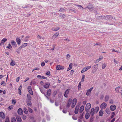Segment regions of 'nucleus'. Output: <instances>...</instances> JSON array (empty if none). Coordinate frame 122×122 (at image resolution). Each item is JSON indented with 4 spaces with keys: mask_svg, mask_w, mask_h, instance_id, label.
<instances>
[{
    "mask_svg": "<svg viewBox=\"0 0 122 122\" xmlns=\"http://www.w3.org/2000/svg\"><path fill=\"white\" fill-rule=\"evenodd\" d=\"M93 6L92 4H89L87 6V7L85 8H88L89 9V10H93Z\"/></svg>",
    "mask_w": 122,
    "mask_h": 122,
    "instance_id": "f257e3e1",
    "label": "nucleus"
},
{
    "mask_svg": "<svg viewBox=\"0 0 122 122\" xmlns=\"http://www.w3.org/2000/svg\"><path fill=\"white\" fill-rule=\"evenodd\" d=\"M91 107V104L89 103H88L86 105L85 109L86 111H88L90 108Z\"/></svg>",
    "mask_w": 122,
    "mask_h": 122,
    "instance_id": "f03ea898",
    "label": "nucleus"
},
{
    "mask_svg": "<svg viewBox=\"0 0 122 122\" xmlns=\"http://www.w3.org/2000/svg\"><path fill=\"white\" fill-rule=\"evenodd\" d=\"M73 101V102L71 106V107L72 108L75 106L77 102V99L76 98L74 99Z\"/></svg>",
    "mask_w": 122,
    "mask_h": 122,
    "instance_id": "7ed1b4c3",
    "label": "nucleus"
},
{
    "mask_svg": "<svg viewBox=\"0 0 122 122\" xmlns=\"http://www.w3.org/2000/svg\"><path fill=\"white\" fill-rule=\"evenodd\" d=\"M28 91L30 94L32 95L33 94V93L31 89V86H29L28 88Z\"/></svg>",
    "mask_w": 122,
    "mask_h": 122,
    "instance_id": "20e7f679",
    "label": "nucleus"
},
{
    "mask_svg": "<svg viewBox=\"0 0 122 122\" xmlns=\"http://www.w3.org/2000/svg\"><path fill=\"white\" fill-rule=\"evenodd\" d=\"M107 106V104L105 102H103L100 105V107L102 109H104Z\"/></svg>",
    "mask_w": 122,
    "mask_h": 122,
    "instance_id": "39448f33",
    "label": "nucleus"
},
{
    "mask_svg": "<svg viewBox=\"0 0 122 122\" xmlns=\"http://www.w3.org/2000/svg\"><path fill=\"white\" fill-rule=\"evenodd\" d=\"M93 87H92L87 91L86 93V95L87 96H89L90 95V94L91 93V92L92 90L93 89Z\"/></svg>",
    "mask_w": 122,
    "mask_h": 122,
    "instance_id": "423d86ee",
    "label": "nucleus"
},
{
    "mask_svg": "<svg viewBox=\"0 0 122 122\" xmlns=\"http://www.w3.org/2000/svg\"><path fill=\"white\" fill-rule=\"evenodd\" d=\"M70 91L69 89H67L65 91V94L64 95V96L66 97H67L68 96L69 93V92Z\"/></svg>",
    "mask_w": 122,
    "mask_h": 122,
    "instance_id": "0eeeda50",
    "label": "nucleus"
},
{
    "mask_svg": "<svg viewBox=\"0 0 122 122\" xmlns=\"http://www.w3.org/2000/svg\"><path fill=\"white\" fill-rule=\"evenodd\" d=\"M110 110L112 111L115 110L116 108V107L115 105H112L110 107Z\"/></svg>",
    "mask_w": 122,
    "mask_h": 122,
    "instance_id": "6e6552de",
    "label": "nucleus"
},
{
    "mask_svg": "<svg viewBox=\"0 0 122 122\" xmlns=\"http://www.w3.org/2000/svg\"><path fill=\"white\" fill-rule=\"evenodd\" d=\"M56 69L57 70H60L63 69H64V66L58 65L56 66Z\"/></svg>",
    "mask_w": 122,
    "mask_h": 122,
    "instance_id": "1a4fd4ad",
    "label": "nucleus"
},
{
    "mask_svg": "<svg viewBox=\"0 0 122 122\" xmlns=\"http://www.w3.org/2000/svg\"><path fill=\"white\" fill-rule=\"evenodd\" d=\"M50 85V83L48 82H46L45 84L44 85L43 87L47 89L49 87V86Z\"/></svg>",
    "mask_w": 122,
    "mask_h": 122,
    "instance_id": "9d476101",
    "label": "nucleus"
},
{
    "mask_svg": "<svg viewBox=\"0 0 122 122\" xmlns=\"http://www.w3.org/2000/svg\"><path fill=\"white\" fill-rule=\"evenodd\" d=\"M7 40L5 38H3L1 41V42L0 43V46H2L4 44V43L6 41H7Z\"/></svg>",
    "mask_w": 122,
    "mask_h": 122,
    "instance_id": "9b49d317",
    "label": "nucleus"
},
{
    "mask_svg": "<svg viewBox=\"0 0 122 122\" xmlns=\"http://www.w3.org/2000/svg\"><path fill=\"white\" fill-rule=\"evenodd\" d=\"M0 116L3 119H4L5 117L3 112H0Z\"/></svg>",
    "mask_w": 122,
    "mask_h": 122,
    "instance_id": "f8f14e48",
    "label": "nucleus"
},
{
    "mask_svg": "<svg viewBox=\"0 0 122 122\" xmlns=\"http://www.w3.org/2000/svg\"><path fill=\"white\" fill-rule=\"evenodd\" d=\"M17 112L18 114L20 115H21L23 113V111L22 109L21 108H19Z\"/></svg>",
    "mask_w": 122,
    "mask_h": 122,
    "instance_id": "ddd939ff",
    "label": "nucleus"
},
{
    "mask_svg": "<svg viewBox=\"0 0 122 122\" xmlns=\"http://www.w3.org/2000/svg\"><path fill=\"white\" fill-rule=\"evenodd\" d=\"M95 109L94 108H92L91 110L90 114L91 116H93L95 114Z\"/></svg>",
    "mask_w": 122,
    "mask_h": 122,
    "instance_id": "4468645a",
    "label": "nucleus"
},
{
    "mask_svg": "<svg viewBox=\"0 0 122 122\" xmlns=\"http://www.w3.org/2000/svg\"><path fill=\"white\" fill-rule=\"evenodd\" d=\"M51 89H49L47 91L46 93V96H49L51 95Z\"/></svg>",
    "mask_w": 122,
    "mask_h": 122,
    "instance_id": "2eb2a0df",
    "label": "nucleus"
},
{
    "mask_svg": "<svg viewBox=\"0 0 122 122\" xmlns=\"http://www.w3.org/2000/svg\"><path fill=\"white\" fill-rule=\"evenodd\" d=\"M17 121L18 122H21V119L20 117L19 116H17L16 117Z\"/></svg>",
    "mask_w": 122,
    "mask_h": 122,
    "instance_id": "dca6fc26",
    "label": "nucleus"
},
{
    "mask_svg": "<svg viewBox=\"0 0 122 122\" xmlns=\"http://www.w3.org/2000/svg\"><path fill=\"white\" fill-rule=\"evenodd\" d=\"M84 106L83 105L81 106L80 108L79 112L80 113L82 112L84 110Z\"/></svg>",
    "mask_w": 122,
    "mask_h": 122,
    "instance_id": "f3484780",
    "label": "nucleus"
},
{
    "mask_svg": "<svg viewBox=\"0 0 122 122\" xmlns=\"http://www.w3.org/2000/svg\"><path fill=\"white\" fill-rule=\"evenodd\" d=\"M59 28L58 27H54L52 28V30L53 31H56L59 30Z\"/></svg>",
    "mask_w": 122,
    "mask_h": 122,
    "instance_id": "a211bd4d",
    "label": "nucleus"
},
{
    "mask_svg": "<svg viewBox=\"0 0 122 122\" xmlns=\"http://www.w3.org/2000/svg\"><path fill=\"white\" fill-rule=\"evenodd\" d=\"M59 35V33L58 32H57L53 35L52 37L53 38H54L57 37Z\"/></svg>",
    "mask_w": 122,
    "mask_h": 122,
    "instance_id": "6ab92c4d",
    "label": "nucleus"
},
{
    "mask_svg": "<svg viewBox=\"0 0 122 122\" xmlns=\"http://www.w3.org/2000/svg\"><path fill=\"white\" fill-rule=\"evenodd\" d=\"M103 111L101 110L99 112V116H102L103 114Z\"/></svg>",
    "mask_w": 122,
    "mask_h": 122,
    "instance_id": "aec40b11",
    "label": "nucleus"
},
{
    "mask_svg": "<svg viewBox=\"0 0 122 122\" xmlns=\"http://www.w3.org/2000/svg\"><path fill=\"white\" fill-rule=\"evenodd\" d=\"M30 100H27V105L29 106H30L31 105V103L30 101Z\"/></svg>",
    "mask_w": 122,
    "mask_h": 122,
    "instance_id": "412c9836",
    "label": "nucleus"
},
{
    "mask_svg": "<svg viewBox=\"0 0 122 122\" xmlns=\"http://www.w3.org/2000/svg\"><path fill=\"white\" fill-rule=\"evenodd\" d=\"M90 117V115L88 112V111H86L85 115V118L86 119H88Z\"/></svg>",
    "mask_w": 122,
    "mask_h": 122,
    "instance_id": "4be33fe9",
    "label": "nucleus"
},
{
    "mask_svg": "<svg viewBox=\"0 0 122 122\" xmlns=\"http://www.w3.org/2000/svg\"><path fill=\"white\" fill-rule=\"evenodd\" d=\"M16 42L18 45H20L21 43L20 39L18 38H17L16 39Z\"/></svg>",
    "mask_w": 122,
    "mask_h": 122,
    "instance_id": "5701e85b",
    "label": "nucleus"
},
{
    "mask_svg": "<svg viewBox=\"0 0 122 122\" xmlns=\"http://www.w3.org/2000/svg\"><path fill=\"white\" fill-rule=\"evenodd\" d=\"M112 18L111 16L110 15H107L105 17L106 20H110L112 19Z\"/></svg>",
    "mask_w": 122,
    "mask_h": 122,
    "instance_id": "b1692460",
    "label": "nucleus"
},
{
    "mask_svg": "<svg viewBox=\"0 0 122 122\" xmlns=\"http://www.w3.org/2000/svg\"><path fill=\"white\" fill-rule=\"evenodd\" d=\"M11 43L12 44V45L13 46H16L17 45L16 44V43L14 41H11Z\"/></svg>",
    "mask_w": 122,
    "mask_h": 122,
    "instance_id": "393cba45",
    "label": "nucleus"
},
{
    "mask_svg": "<svg viewBox=\"0 0 122 122\" xmlns=\"http://www.w3.org/2000/svg\"><path fill=\"white\" fill-rule=\"evenodd\" d=\"M109 97L108 95H107L105 97V102H107L109 100Z\"/></svg>",
    "mask_w": 122,
    "mask_h": 122,
    "instance_id": "a878e982",
    "label": "nucleus"
},
{
    "mask_svg": "<svg viewBox=\"0 0 122 122\" xmlns=\"http://www.w3.org/2000/svg\"><path fill=\"white\" fill-rule=\"evenodd\" d=\"M24 111L25 113L26 114L28 113V112L27 110L26 107H24Z\"/></svg>",
    "mask_w": 122,
    "mask_h": 122,
    "instance_id": "bb28decb",
    "label": "nucleus"
},
{
    "mask_svg": "<svg viewBox=\"0 0 122 122\" xmlns=\"http://www.w3.org/2000/svg\"><path fill=\"white\" fill-rule=\"evenodd\" d=\"M15 64V62L13 60H12L11 61L10 63V65L12 66H14Z\"/></svg>",
    "mask_w": 122,
    "mask_h": 122,
    "instance_id": "cd10ccee",
    "label": "nucleus"
},
{
    "mask_svg": "<svg viewBox=\"0 0 122 122\" xmlns=\"http://www.w3.org/2000/svg\"><path fill=\"white\" fill-rule=\"evenodd\" d=\"M120 88V86L117 87L115 89V91L117 93L119 92V89Z\"/></svg>",
    "mask_w": 122,
    "mask_h": 122,
    "instance_id": "c85d7f7f",
    "label": "nucleus"
},
{
    "mask_svg": "<svg viewBox=\"0 0 122 122\" xmlns=\"http://www.w3.org/2000/svg\"><path fill=\"white\" fill-rule=\"evenodd\" d=\"M72 64L71 63L70 64L69 66V68H68L67 69V71H68L70 70L72 68Z\"/></svg>",
    "mask_w": 122,
    "mask_h": 122,
    "instance_id": "c756f323",
    "label": "nucleus"
},
{
    "mask_svg": "<svg viewBox=\"0 0 122 122\" xmlns=\"http://www.w3.org/2000/svg\"><path fill=\"white\" fill-rule=\"evenodd\" d=\"M11 122H16V121L15 118L14 117H12L11 118Z\"/></svg>",
    "mask_w": 122,
    "mask_h": 122,
    "instance_id": "7c9ffc66",
    "label": "nucleus"
},
{
    "mask_svg": "<svg viewBox=\"0 0 122 122\" xmlns=\"http://www.w3.org/2000/svg\"><path fill=\"white\" fill-rule=\"evenodd\" d=\"M28 111L30 113H32L33 112V110L32 109L30 108L29 107H28Z\"/></svg>",
    "mask_w": 122,
    "mask_h": 122,
    "instance_id": "2f4dec72",
    "label": "nucleus"
},
{
    "mask_svg": "<svg viewBox=\"0 0 122 122\" xmlns=\"http://www.w3.org/2000/svg\"><path fill=\"white\" fill-rule=\"evenodd\" d=\"M106 112L108 114H110L109 109L108 108H106Z\"/></svg>",
    "mask_w": 122,
    "mask_h": 122,
    "instance_id": "473e14b6",
    "label": "nucleus"
},
{
    "mask_svg": "<svg viewBox=\"0 0 122 122\" xmlns=\"http://www.w3.org/2000/svg\"><path fill=\"white\" fill-rule=\"evenodd\" d=\"M27 97L28 98V100H31V97L29 94H28L27 95Z\"/></svg>",
    "mask_w": 122,
    "mask_h": 122,
    "instance_id": "72a5a7b5",
    "label": "nucleus"
},
{
    "mask_svg": "<svg viewBox=\"0 0 122 122\" xmlns=\"http://www.w3.org/2000/svg\"><path fill=\"white\" fill-rule=\"evenodd\" d=\"M39 89L41 92L43 94H45L44 93V89L42 88H40Z\"/></svg>",
    "mask_w": 122,
    "mask_h": 122,
    "instance_id": "f704fd0d",
    "label": "nucleus"
},
{
    "mask_svg": "<svg viewBox=\"0 0 122 122\" xmlns=\"http://www.w3.org/2000/svg\"><path fill=\"white\" fill-rule=\"evenodd\" d=\"M6 48H8L10 50H11L12 48L11 45L10 44H9L8 46H7L6 47Z\"/></svg>",
    "mask_w": 122,
    "mask_h": 122,
    "instance_id": "c9c22d12",
    "label": "nucleus"
},
{
    "mask_svg": "<svg viewBox=\"0 0 122 122\" xmlns=\"http://www.w3.org/2000/svg\"><path fill=\"white\" fill-rule=\"evenodd\" d=\"M102 57L101 56H100L98 59L97 60V62H98L99 61H100V60L102 59Z\"/></svg>",
    "mask_w": 122,
    "mask_h": 122,
    "instance_id": "e433bc0d",
    "label": "nucleus"
},
{
    "mask_svg": "<svg viewBox=\"0 0 122 122\" xmlns=\"http://www.w3.org/2000/svg\"><path fill=\"white\" fill-rule=\"evenodd\" d=\"M85 76L84 75H83L82 76V78L81 80V82H83L84 81V80L85 78Z\"/></svg>",
    "mask_w": 122,
    "mask_h": 122,
    "instance_id": "4c0bfd02",
    "label": "nucleus"
},
{
    "mask_svg": "<svg viewBox=\"0 0 122 122\" xmlns=\"http://www.w3.org/2000/svg\"><path fill=\"white\" fill-rule=\"evenodd\" d=\"M22 118L23 119L25 120L26 118V116L25 115H23L22 116Z\"/></svg>",
    "mask_w": 122,
    "mask_h": 122,
    "instance_id": "58836bf2",
    "label": "nucleus"
},
{
    "mask_svg": "<svg viewBox=\"0 0 122 122\" xmlns=\"http://www.w3.org/2000/svg\"><path fill=\"white\" fill-rule=\"evenodd\" d=\"M99 107H96L95 108V112H96V113H97L99 111Z\"/></svg>",
    "mask_w": 122,
    "mask_h": 122,
    "instance_id": "ea45409f",
    "label": "nucleus"
},
{
    "mask_svg": "<svg viewBox=\"0 0 122 122\" xmlns=\"http://www.w3.org/2000/svg\"><path fill=\"white\" fill-rule=\"evenodd\" d=\"M70 57V56L69 54H68L66 56V59H69Z\"/></svg>",
    "mask_w": 122,
    "mask_h": 122,
    "instance_id": "a19ab883",
    "label": "nucleus"
},
{
    "mask_svg": "<svg viewBox=\"0 0 122 122\" xmlns=\"http://www.w3.org/2000/svg\"><path fill=\"white\" fill-rule=\"evenodd\" d=\"M111 118H112L115 115V113L114 112H112L111 114Z\"/></svg>",
    "mask_w": 122,
    "mask_h": 122,
    "instance_id": "79ce46f5",
    "label": "nucleus"
},
{
    "mask_svg": "<svg viewBox=\"0 0 122 122\" xmlns=\"http://www.w3.org/2000/svg\"><path fill=\"white\" fill-rule=\"evenodd\" d=\"M13 107H14L13 105H11V106H10L8 107V108H9L10 110L12 109V108Z\"/></svg>",
    "mask_w": 122,
    "mask_h": 122,
    "instance_id": "37998d69",
    "label": "nucleus"
},
{
    "mask_svg": "<svg viewBox=\"0 0 122 122\" xmlns=\"http://www.w3.org/2000/svg\"><path fill=\"white\" fill-rule=\"evenodd\" d=\"M71 104V103L67 102V103L66 105V107H69Z\"/></svg>",
    "mask_w": 122,
    "mask_h": 122,
    "instance_id": "c03bdc74",
    "label": "nucleus"
},
{
    "mask_svg": "<svg viewBox=\"0 0 122 122\" xmlns=\"http://www.w3.org/2000/svg\"><path fill=\"white\" fill-rule=\"evenodd\" d=\"M5 122H9V118L8 117H6Z\"/></svg>",
    "mask_w": 122,
    "mask_h": 122,
    "instance_id": "a18cd8bd",
    "label": "nucleus"
},
{
    "mask_svg": "<svg viewBox=\"0 0 122 122\" xmlns=\"http://www.w3.org/2000/svg\"><path fill=\"white\" fill-rule=\"evenodd\" d=\"M86 71L87 70H86V69L85 68H84L81 71V73H83L85 71Z\"/></svg>",
    "mask_w": 122,
    "mask_h": 122,
    "instance_id": "49530a36",
    "label": "nucleus"
},
{
    "mask_svg": "<svg viewBox=\"0 0 122 122\" xmlns=\"http://www.w3.org/2000/svg\"><path fill=\"white\" fill-rule=\"evenodd\" d=\"M12 102L13 104L15 105L16 103V101L15 100H12Z\"/></svg>",
    "mask_w": 122,
    "mask_h": 122,
    "instance_id": "de8ad7c7",
    "label": "nucleus"
},
{
    "mask_svg": "<svg viewBox=\"0 0 122 122\" xmlns=\"http://www.w3.org/2000/svg\"><path fill=\"white\" fill-rule=\"evenodd\" d=\"M65 10L63 8H61L60 10L58 11V12H63V11Z\"/></svg>",
    "mask_w": 122,
    "mask_h": 122,
    "instance_id": "09e8293b",
    "label": "nucleus"
},
{
    "mask_svg": "<svg viewBox=\"0 0 122 122\" xmlns=\"http://www.w3.org/2000/svg\"><path fill=\"white\" fill-rule=\"evenodd\" d=\"M27 44L26 43H24L22 45V46L23 47H24L27 46Z\"/></svg>",
    "mask_w": 122,
    "mask_h": 122,
    "instance_id": "8fccbe9b",
    "label": "nucleus"
},
{
    "mask_svg": "<svg viewBox=\"0 0 122 122\" xmlns=\"http://www.w3.org/2000/svg\"><path fill=\"white\" fill-rule=\"evenodd\" d=\"M29 38V36H26L25 38V41H27V39Z\"/></svg>",
    "mask_w": 122,
    "mask_h": 122,
    "instance_id": "3c124183",
    "label": "nucleus"
},
{
    "mask_svg": "<svg viewBox=\"0 0 122 122\" xmlns=\"http://www.w3.org/2000/svg\"><path fill=\"white\" fill-rule=\"evenodd\" d=\"M93 116H92L90 119V121L92 122L93 121Z\"/></svg>",
    "mask_w": 122,
    "mask_h": 122,
    "instance_id": "603ef678",
    "label": "nucleus"
},
{
    "mask_svg": "<svg viewBox=\"0 0 122 122\" xmlns=\"http://www.w3.org/2000/svg\"><path fill=\"white\" fill-rule=\"evenodd\" d=\"M69 12H73L74 13H76V11L75 10H74L73 9H70L69 10Z\"/></svg>",
    "mask_w": 122,
    "mask_h": 122,
    "instance_id": "864d4df0",
    "label": "nucleus"
},
{
    "mask_svg": "<svg viewBox=\"0 0 122 122\" xmlns=\"http://www.w3.org/2000/svg\"><path fill=\"white\" fill-rule=\"evenodd\" d=\"M5 83L4 81H2L1 83V85L3 86H5Z\"/></svg>",
    "mask_w": 122,
    "mask_h": 122,
    "instance_id": "5fc2aeb1",
    "label": "nucleus"
},
{
    "mask_svg": "<svg viewBox=\"0 0 122 122\" xmlns=\"http://www.w3.org/2000/svg\"><path fill=\"white\" fill-rule=\"evenodd\" d=\"M46 117L48 121H49L50 119V118L49 116L48 115H47L46 116Z\"/></svg>",
    "mask_w": 122,
    "mask_h": 122,
    "instance_id": "6e6d98bb",
    "label": "nucleus"
},
{
    "mask_svg": "<svg viewBox=\"0 0 122 122\" xmlns=\"http://www.w3.org/2000/svg\"><path fill=\"white\" fill-rule=\"evenodd\" d=\"M91 67V66H87L85 68L86 69V70H88V69H89Z\"/></svg>",
    "mask_w": 122,
    "mask_h": 122,
    "instance_id": "4d7b16f0",
    "label": "nucleus"
},
{
    "mask_svg": "<svg viewBox=\"0 0 122 122\" xmlns=\"http://www.w3.org/2000/svg\"><path fill=\"white\" fill-rule=\"evenodd\" d=\"M106 67V65L105 64H103L102 65V69H104Z\"/></svg>",
    "mask_w": 122,
    "mask_h": 122,
    "instance_id": "13d9d810",
    "label": "nucleus"
},
{
    "mask_svg": "<svg viewBox=\"0 0 122 122\" xmlns=\"http://www.w3.org/2000/svg\"><path fill=\"white\" fill-rule=\"evenodd\" d=\"M109 103L111 104H113V100H110Z\"/></svg>",
    "mask_w": 122,
    "mask_h": 122,
    "instance_id": "bf43d9fd",
    "label": "nucleus"
},
{
    "mask_svg": "<svg viewBox=\"0 0 122 122\" xmlns=\"http://www.w3.org/2000/svg\"><path fill=\"white\" fill-rule=\"evenodd\" d=\"M96 45H99L101 46V44L99 43H96V44L94 45V46H95Z\"/></svg>",
    "mask_w": 122,
    "mask_h": 122,
    "instance_id": "052dcab7",
    "label": "nucleus"
},
{
    "mask_svg": "<svg viewBox=\"0 0 122 122\" xmlns=\"http://www.w3.org/2000/svg\"><path fill=\"white\" fill-rule=\"evenodd\" d=\"M83 116L82 114H80L79 117V118L80 119H82L83 118Z\"/></svg>",
    "mask_w": 122,
    "mask_h": 122,
    "instance_id": "680f3d73",
    "label": "nucleus"
},
{
    "mask_svg": "<svg viewBox=\"0 0 122 122\" xmlns=\"http://www.w3.org/2000/svg\"><path fill=\"white\" fill-rule=\"evenodd\" d=\"M79 108V106L78 105H77L75 109L78 110Z\"/></svg>",
    "mask_w": 122,
    "mask_h": 122,
    "instance_id": "e2e57ef3",
    "label": "nucleus"
},
{
    "mask_svg": "<svg viewBox=\"0 0 122 122\" xmlns=\"http://www.w3.org/2000/svg\"><path fill=\"white\" fill-rule=\"evenodd\" d=\"M64 113H66V112H67V110H64L63 109L62 111Z\"/></svg>",
    "mask_w": 122,
    "mask_h": 122,
    "instance_id": "0e129e2a",
    "label": "nucleus"
},
{
    "mask_svg": "<svg viewBox=\"0 0 122 122\" xmlns=\"http://www.w3.org/2000/svg\"><path fill=\"white\" fill-rule=\"evenodd\" d=\"M78 110L75 109V114H77L78 113Z\"/></svg>",
    "mask_w": 122,
    "mask_h": 122,
    "instance_id": "69168bd1",
    "label": "nucleus"
},
{
    "mask_svg": "<svg viewBox=\"0 0 122 122\" xmlns=\"http://www.w3.org/2000/svg\"><path fill=\"white\" fill-rule=\"evenodd\" d=\"M81 86V84L80 83V82L79 84L78 85V88H80Z\"/></svg>",
    "mask_w": 122,
    "mask_h": 122,
    "instance_id": "338daca9",
    "label": "nucleus"
},
{
    "mask_svg": "<svg viewBox=\"0 0 122 122\" xmlns=\"http://www.w3.org/2000/svg\"><path fill=\"white\" fill-rule=\"evenodd\" d=\"M42 76H41L40 75H38L37 76V77L39 79H41Z\"/></svg>",
    "mask_w": 122,
    "mask_h": 122,
    "instance_id": "774afa93",
    "label": "nucleus"
}]
</instances>
